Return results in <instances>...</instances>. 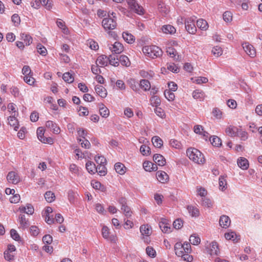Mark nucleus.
I'll return each instance as SVG.
<instances>
[{"instance_id": "1", "label": "nucleus", "mask_w": 262, "mask_h": 262, "mask_svg": "<svg viewBox=\"0 0 262 262\" xmlns=\"http://www.w3.org/2000/svg\"><path fill=\"white\" fill-rule=\"evenodd\" d=\"M175 253L178 256L181 257L184 260L191 262L193 257L189 255L191 252V246L189 243L177 242L174 245Z\"/></svg>"}, {"instance_id": "2", "label": "nucleus", "mask_w": 262, "mask_h": 262, "mask_svg": "<svg viewBox=\"0 0 262 262\" xmlns=\"http://www.w3.org/2000/svg\"><path fill=\"white\" fill-rule=\"evenodd\" d=\"M186 154L191 160L197 164H203L205 161L203 155L196 148H188L187 150Z\"/></svg>"}, {"instance_id": "3", "label": "nucleus", "mask_w": 262, "mask_h": 262, "mask_svg": "<svg viewBox=\"0 0 262 262\" xmlns=\"http://www.w3.org/2000/svg\"><path fill=\"white\" fill-rule=\"evenodd\" d=\"M143 53L147 56L152 58L160 56L162 51L160 48L156 46H146L142 49Z\"/></svg>"}, {"instance_id": "4", "label": "nucleus", "mask_w": 262, "mask_h": 262, "mask_svg": "<svg viewBox=\"0 0 262 262\" xmlns=\"http://www.w3.org/2000/svg\"><path fill=\"white\" fill-rule=\"evenodd\" d=\"M102 25L106 31L113 30L116 28L117 26L116 21L111 17L104 18L102 21Z\"/></svg>"}, {"instance_id": "5", "label": "nucleus", "mask_w": 262, "mask_h": 262, "mask_svg": "<svg viewBox=\"0 0 262 262\" xmlns=\"http://www.w3.org/2000/svg\"><path fill=\"white\" fill-rule=\"evenodd\" d=\"M195 19L194 16H192L185 20V28L190 34H194L196 31L194 24Z\"/></svg>"}, {"instance_id": "6", "label": "nucleus", "mask_w": 262, "mask_h": 262, "mask_svg": "<svg viewBox=\"0 0 262 262\" xmlns=\"http://www.w3.org/2000/svg\"><path fill=\"white\" fill-rule=\"evenodd\" d=\"M127 2L130 9L135 12L139 15L143 14L144 10L143 8L141 6H139L135 0H127Z\"/></svg>"}, {"instance_id": "7", "label": "nucleus", "mask_w": 262, "mask_h": 262, "mask_svg": "<svg viewBox=\"0 0 262 262\" xmlns=\"http://www.w3.org/2000/svg\"><path fill=\"white\" fill-rule=\"evenodd\" d=\"M159 227L164 233H170L171 230L170 224L169 221L165 218H162L159 223Z\"/></svg>"}, {"instance_id": "8", "label": "nucleus", "mask_w": 262, "mask_h": 262, "mask_svg": "<svg viewBox=\"0 0 262 262\" xmlns=\"http://www.w3.org/2000/svg\"><path fill=\"white\" fill-rule=\"evenodd\" d=\"M208 252L211 255H217L220 253V250L217 243L213 241L206 246Z\"/></svg>"}, {"instance_id": "9", "label": "nucleus", "mask_w": 262, "mask_h": 262, "mask_svg": "<svg viewBox=\"0 0 262 262\" xmlns=\"http://www.w3.org/2000/svg\"><path fill=\"white\" fill-rule=\"evenodd\" d=\"M108 48L114 54H120L123 51V46L119 42L116 41L113 44H109Z\"/></svg>"}, {"instance_id": "10", "label": "nucleus", "mask_w": 262, "mask_h": 262, "mask_svg": "<svg viewBox=\"0 0 262 262\" xmlns=\"http://www.w3.org/2000/svg\"><path fill=\"white\" fill-rule=\"evenodd\" d=\"M243 49L245 52L251 57H254L256 56V50L254 47L248 42H245L242 45Z\"/></svg>"}, {"instance_id": "11", "label": "nucleus", "mask_w": 262, "mask_h": 262, "mask_svg": "<svg viewBox=\"0 0 262 262\" xmlns=\"http://www.w3.org/2000/svg\"><path fill=\"white\" fill-rule=\"evenodd\" d=\"M7 179L9 183L16 184L20 181V178L18 174L14 171H10L7 176Z\"/></svg>"}, {"instance_id": "12", "label": "nucleus", "mask_w": 262, "mask_h": 262, "mask_svg": "<svg viewBox=\"0 0 262 262\" xmlns=\"http://www.w3.org/2000/svg\"><path fill=\"white\" fill-rule=\"evenodd\" d=\"M238 132L239 128L232 125L228 126L225 129L226 134L230 137H236L238 136Z\"/></svg>"}, {"instance_id": "13", "label": "nucleus", "mask_w": 262, "mask_h": 262, "mask_svg": "<svg viewBox=\"0 0 262 262\" xmlns=\"http://www.w3.org/2000/svg\"><path fill=\"white\" fill-rule=\"evenodd\" d=\"M231 221L229 216L223 215L220 217L219 224L221 227L224 228H228L230 225Z\"/></svg>"}, {"instance_id": "14", "label": "nucleus", "mask_w": 262, "mask_h": 262, "mask_svg": "<svg viewBox=\"0 0 262 262\" xmlns=\"http://www.w3.org/2000/svg\"><path fill=\"white\" fill-rule=\"evenodd\" d=\"M46 126L47 128L50 129L54 134H58L60 133V128L52 121L49 120L47 121Z\"/></svg>"}, {"instance_id": "15", "label": "nucleus", "mask_w": 262, "mask_h": 262, "mask_svg": "<svg viewBox=\"0 0 262 262\" xmlns=\"http://www.w3.org/2000/svg\"><path fill=\"white\" fill-rule=\"evenodd\" d=\"M120 203L122 204V206L121 209L123 212L124 215L127 217H129L131 216L132 212L130 210L129 207L126 205L125 200L124 199H122L120 201Z\"/></svg>"}, {"instance_id": "16", "label": "nucleus", "mask_w": 262, "mask_h": 262, "mask_svg": "<svg viewBox=\"0 0 262 262\" xmlns=\"http://www.w3.org/2000/svg\"><path fill=\"white\" fill-rule=\"evenodd\" d=\"M157 180L161 183L166 182L169 179L168 175L163 171H158L156 173Z\"/></svg>"}, {"instance_id": "17", "label": "nucleus", "mask_w": 262, "mask_h": 262, "mask_svg": "<svg viewBox=\"0 0 262 262\" xmlns=\"http://www.w3.org/2000/svg\"><path fill=\"white\" fill-rule=\"evenodd\" d=\"M108 63V57L105 55L99 56L96 61V64L100 67H104L107 65Z\"/></svg>"}, {"instance_id": "18", "label": "nucleus", "mask_w": 262, "mask_h": 262, "mask_svg": "<svg viewBox=\"0 0 262 262\" xmlns=\"http://www.w3.org/2000/svg\"><path fill=\"white\" fill-rule=\"evenodd\" d=\"M154 162L159 166H164L166 164V159L160 154H155L153 156Z\"/></svg>"}, {"instance_id": "19", "label": "nucleus", "mask_w": 262, "mask_h": 262, "mask_svg": "<svg viewBox=\"0 0 262 262\" xmlns=\"http://www.w3.org/2000/svg\"><path fill=\"white\" fill-rule=\"evenodd\" d=\"M143 166L144 169L147 171H156L158 169L157 164L149 161H145L143 163Z\"/></svg>"}, {"instance_id": "20", "label": "nucleus", "mask_w": 262, "mask_h": 262, "mask_svg": "<svg viewBox=\"0 0 262 262\" xmlns=\"http://www.w3.org/2000/svg\"><path fill=\"white\" fill-rule=\"evenodd\" d=\"M225 237L227 240H232L234 243H237L239 239V236L235 232L230 231L225 234Z\"/></svg>"}, {"instance_id": "21", "label": "nucleus", "mask_w": 262, "mask_h": 262, "mask_svg": "<svg viewBox=\"0 0 262 262\" xmlns=\"http://www.w3.org/2000/svg\"><path fill=\"white\" fill-rule=\"evenodd\" d=\"M19 211L22 213L31 215L34 213V208L31 204H27L26 206H21L19 208Z\"/></svg>"}, {"instance_id": "22", "label": "nucleus", "mask_w": 262, "mask_h": 262, "mask_svg": "<svg viewBox=\"0 0 262 262\" xmlns=\"http://www.w3.org/2000/svg\"><path fill=\"white\" fill-rule=\"evenodd\" d=\"M96 93L102 98H105L107 96L106 89L102 85H97L95 88Z\"/></svg>"}, {"instance_id": "23", "label": "nucleus", "mask_w": 262, "mask_h": 262, "mask_svg": "<svg viewBox=\"0 0 262 262\" xmlns=\"http://www.w3.org/2000/svg\"><path fill=\"white\" fill-rule=\"evenodd\" d=\"M238 166L243 170H246L249 167L248 161L245 158H240L237 161Z\"/></svg>"}, {"instance_id": "24", "label": "nucleus", "mask_w": 262, "mask_h": 262, "mask_svg": "<svg viewBox=\"0 0 262 262\" xmlns=\"http://www.w3.org/2000/svg\"><path fill=\"white\" fill-rule=\"evenodd\" d=\"M140 230L143 235L148 236L151 234V228L147 224L141 226Z\"/></svg>"}, {"instance_id": "25", "label": "nucleus", "mask_w": 262, "mask_h": 262, "mask_svg": "<svg viewBox=\"0 0 262 262\" xmlns=\"http://www.w3.org/2000/svg\"><path fill=\"white\" fill-rule=\"evenodd\" d=\"M88 171L91 174H94L97 171V167L95 164L91 161H88L85 164Z\"/></svg>"}, {"instance_id": "26", "label": "nucleus", "mask_w": 262, "mask_h": 262, "mask_svg": "<svg viewBox=\"0 0 262 262\" xmlns=\"http://www.w3.org/2000/svg\"><path fill=\"white\" fill-rule=\"evenodd\" d=\"M99 112L100 115L104 118H106L108 116L110 111L108 109L104 106L102 103L99 104Z\"/></svg>"}, {"instance_id": "27", "label": "nucleus", "mask_w": 262, "mask_h": 262, "mask_svg": "<svg viewBox=\"0 0 262 262\" xmlns=\"http://www.w3.org/2000/svg\"><path fill=\"white\" fill-rule=\"evenodd\" d=\"M18 222L20 227L23 229L27 228L29 226V221L26 219L25 215L24 214L20 215L18 219Z\"/></svg>"}, {"instance_id": "28", "label": "nucleus", "mask_w": 262, "mask_h": 262, "mask_svg": "<svg viewBox=\"0 0 262 262\" xmlns=\"http://www.w3.org/2000/svg\"><path fill=\"white\" fill-rule=\"evenodd\" d=\"M122 37L126 42L130 44L134 43L135 40V37L132 34L128 32H124L122 33Z\"/></svg>"}, {"instance_id": "29", "label": "nucleus", "mask_w": 262, "mask_h": 262, "mask_svg": "<svg viewBox=\"0 0 262 262\" xmlns=\"http://www.w3.org/2000/svg\"><path fill=\"white\" fill-rule=\"evenodd\" d=\"M205 96V93L202 90H196L192 93V97L195 99H199L202 101L204 99Z\"/></svg>"}, {"instance_id": "30", "label": "nucleus", "mask_w": 262, "mask_h": 262, "mask_svg": "<svg viewBox=\"0 0 262 262\" xmlns=\"http://www.w3.org/2000/svg\"><path fill=\"white\" fill-rule=\"evenodd\" d=\"M114 167L116 171L120 174H123L126 172V167L121 163H116Z\"/></svg>"}, {"instance_id": "31", "label": "nucleus", "mask_w": 262, "mask_h": 262, "mask_svg": "<svg viewBox=\"0 0 262 262\" xmlns=\"http://www.w3.org/2000/svg\"><path fill=\"white\" fill-rule=\"evenodd\" d=\"M161 30L165 34H172L176 32V29L172 26L168 25L163 26Z\"/></svg>"}, {"instance_id": "32", "label": "nucleus", "mask_w": 262, "mask_h": 262, "mask_svg": "<svg viewBox=\"0 0 262 262\" xmlns=\"http://www.w3.org/2000/svg\"><path fill=\"white\" fill-rule=\"evenodd\" d=\"M197 27L202 30H206L208 28L207 22L203 19H199L196 21Z\"/></svg>"}, {"instance_id": "33", "label": "nucleus", "mask_w": 262, "mask_h": 262, "mask_svg": "<svg viewBox=\"0 0 262 262\" xmlns=\"http://www.w3.org/2000/svg\"><path fill=\"white\" fill-rule=\"evenodd\" d=\"M15 114H13V116H10L8 119V122L9 124L11 125L14 127V128L15 130H17L18 128V127L17 126L18 123L17 120L15 118Z\"/></svg>"}, {"instance_id": "34", "label": "nucleus", "mask_w": 262, "mask_h": 262, "mask_svg": "<svg viewBox=\"0 0 262 262\" xmlns=\"http://www.w3.org/2000/svg\"><path fill=\"white\" fill-rule=\"evenodd\" d=\"M127 84L130 88L135 92H138L139 89L138 88V83L133 78H130L127 80Z\"/></svg>"}, {"instance_id": "35", "label": "nucleus", "mask_w": 262, "mask_h": 262, "mask_svg": "<svg viewBox=\"0 0 262 262\" xmlns=\"http://www.w3.org/2000/svg\"><path fill=\"white\" fill-rule=\"evenodd\" d=\"M187 209L188 212L192 216L196 217L199 216V210L197 208L192 206H188Z\"/></svg>"}, {"instance_id": "36", "label": "nucleus", "mask_w": 262, "mask_h": 262, "mask_svg": "<svg viewBox=\"0 0 262 262\" xmlns=\"http://www.w3.org/2000/svg\"><path fill=\"white\" fill-rule=\"evenodd\" d=\"M151 141L154 146L161 148L163 145L162 140L158 136H155L152 138Z\"/></svg>"}, {"instance_id": "37", "label": "nucleus", "mask_w": 262, "mask_h": 262, "mask_svg": "<svg viewBox=\"0 0 262 262\" xmlns=\"http://www.w3.org/2000/svg\"><path fill=\"white\" fill-rule=\"evenodd\" d=\"M20 36L21 39L26 46H29L32 42V38L30 35L25 33H21Z\"/></svg>"}, {"instance_id": "38", "label": "nucleus", "mask_w": 262, "mask_h": 262, "mask_svg": "<svg viewBox=\"0 0 262 262\" xmlns=\"http://www.w3.org/2000/svg\"><path fill=\"white\" fill-rule=\"evenodd\" d=\"M140 86L145 91H148L150 88V83L149 81L146 79H142L140 81Z\"/></svg>"}, {"instance_id": "39", "label": "nucleus", "mask_w": 262, "mask_h": 262, "mask_svg": "<svg viewBox=\"0 0 262 262\" xmlns=\"http://www.w3.org/2000/svg\"><path fill=\"white\" fill-rule=\"evenodd\" d=\"M119 62L122 66L129 67L130 65V62L128 58L125 55H121L119 57Z\"/></svg>"}, {"instance_id": "40", "label": "nucleus", "mask_w": 262, "mask_h": 262, "mask_svg": "<svg viewBox=\"0 0 262 262\" xmlns=\"http://www.w3.org/2000/svg\"><path fill=\"white\" fill-rule=\"evenodd\" d=\"M210 141L212 145L219 147L222 144L221 140L217 136H213L210 138Z\"/></svg>"}, {"instance_id": "41", "label": "nucleus", "mask_w": 262, "mask_h": 262, "mask_svg": "<svg viewBox=\"0 0 262 262\" xmlns=\"http://www.w3.org/2000/svg\"><path fill=\"white\" fill-rule=\"evenodd\" d=\"M91 185L92 187L97 190H100L102 191H104L105 188L99 182L93 180L91 182Z\"/></svg>"}, {"instance_id": "42", "label": "nucleus", "mask_w": 262, "mask_h": 262, "mask_svg": "<svg viewBox=\"0 0 262 262\" xmlns=\"http://www.w3.org/2000/svg\"><path fill=\"white\" fill-rule=\"evenodd\" d=\"M110 64L114 66L118 67L119 64V58H116L115 56L113 55H110L108 57V62Z\"/></svg>"}, {"instance_id": "43", "label": "nucleus", "mask_w": 262, "mask_h": 262, "mask_svg": "<svg viewBox=\"0 0 262 262\" xmlns=\"http://www.w3.org/2000/svg\"><path fill=\"white\" fill-rule=\"evenodd\" d=\"M63 79L67 82L71 83L74 81V78L70 72H66L63 74Z\"/></svg>"}, {"instance_id": "44", "label": "nucleus", "mask_w": 262, "mask_h": 262, "mask_svg": "<svg viewBox=\"0 0 262 262\" xmlns=\"http://www.w3.org/2000/svg\"><path fill=\"white\" fill-rule=\"evenodd\" d=\"M78 142L80 144L81 146L86 149L90 148L91 143L89 141L85 138L84 139H77Z\"/></svg>"}, {"instance_id": "45", "label": "nucleus", "mask_w": 262, "mask_h": 262, "mask_svg": "<svg viewBox=\"0 0 262 262\" xmlns=\"http://www.w3.org/2000/svg\"><path fill=\"white\" fill-rule=\"evenodd\" d=\"M150 104L152 106L158 107L161 104V100L157 96L151 97L150 99Z\"/></svg>"}, {"instance_id": "46", "label": "nucleus", "mask_w": 262, "mask_h": 262, "mask_svg": "<svg viewBox=\"0 0 262 262\" xmlns=\"http://www.w3.org/2000/svg\"><path fill=\"white\" fill-rule=\"evenodd\" d=\"M189 241L193 245H198L200 243V238L195 234L192 235L189 237Z\"/></svg>"}, {"instance_id": "47", "label": "nucleus", "mask_w": 262, "mask_h": 262, "mask_svg": "<svg viewBox=\"0 0 262 262\" xmlns=\"http://www.w3.org/2000/svg\"><path fill=\"white\" fill-rule=\"evenodd\" d=\"M97 168V172H98L100 176H104L106 174L107 170L105 167V164L98 165Z\"/></svg>"}, {"instance_id": "48", "label": "nucleus", "mask_w": 262, "mask_h": 262, "mask_svg": "<svg viewBox=\"0 0 262 262\" xmlns=\"http://www.w3.org/2000/svg\"><path fill=\"white\" fill-rule=\"evenodd\" d=\"M45 198L48 202H52L55 199V195L52 192L49 191L45 194Z\"/></svg>"}, {"instance_id": "49", "label": "nucleus", "mask_w": 262, "mask_h": 262, "mask_svg": "<svg viewBox=\"0 0 262 262\" xmlns=\"http://www.w3.org/2000/svg\"><path fill=\"white\" fill-rule=\"evenodd\" d=\"M140 150L141 153L143 156H148L150 154V149L149 147L146 145H142L141 146Z\"/></svg>"}, {"instance_id": "50", "label": "nucleus", "mask_w": 262, "mask_h": 262, "mask_svg": "<svg viewBox=\"0 0 262 262\" xmlns=\"http://www.w3.org/2000/svg\"><path fill=\"white\" fill-rule=\"evenodd\" d=\"M95 160L98 165L106 164V160L105 158L102 156H96Z\"/></svg>"}, {"instance_id": "51", "label": "nucleus", "mask_w": 262, "mask_h": 262, "mask_svg": "<svg viewBox=\"0 0 262 262\" xmlns=\"http://www.w3.org/2000/svg\"><path fill=\"white\" fill-rule=\"evenodd\" d=\"M223 18L225 21L230 22L232 20V14L230 11H226L223 14Z\"/></svg>"}, {"instance_id": "52", "label": "nucleus", "mask_w": 262, "mask_h": 262, "mask_svg": "<svg viewBox=\"0 0 262 262\" xmlns=\"http://www.w3.org/2000/svg\"><path fill=\"white\" fill-rule=\"evenodd\" d=\"M212 53L214 56L216 57H219L221 56L223 53V51L222 48L219 46H215L212 49Z\"/></svg>"}, {"instance_id": "53", "label": "nucleus", "mask_w": 262, "mask_h": 262, "mask_svg": "<svg viewBox=\"0 0 262 262\" xmlns=\"http://www.w3.org/2000/svg\"><path fill=\"white\" fill-rule=\"evenodd\" d=\"M165 98L169 101H172L175 98V96L172 91L170 90H165L164 92Z\"/></svg>"}, {"instance_id": "54", "label": "nucleus", "mask_w": 262, "mask_h": 262, "mask_svg": "<svg viewBox=\"0 0 262 262\" xmlns=\"http://www.w3.org/2000/svg\"><path fill=\"white\" fill-rule=\"evenodd\" d=\"M167 53L170 57L175 59H178V58H176V55L177 54V51L173 48L169 47L167 50ZM178 57H179V56H178Z\"/></svg>"}, {"instance_id": "55", "label": "nucleus", "mask_w": 262, "mask_h": 262, "mask_svg": "<svg viewBox=\"0 0 262 262\" xmlns=\"http://www.w3.org/2000/svg\"><path fill=\"white\" fill-rule=\"evenodd\" d=\"M37 52L42 56H46L47 53V50L46 48L43 46L41 44H38L37 46Z\"/></svg>"}, {"instance_id": "56", "label": "nucleus", "mask_w": 262, "mask_h": 262, "mask_svg": "<svg viewBox=\"0 0 262 262\" xmlns=\"http://www.w3.org/2000/svg\"><path fill=\"white\" fill-rule=\"evenodd\" d=\"M24 81L28 84L32 85L35 82V79L32 77V75H26L24 77Z\"/></svg>"}, {"instance_id": "57", "label": "nucleus", "mask_w": 262, "mask_h": 262, "mask_svg": "<svg viewBox=\"0 0 262 262\" xmlns=\"http://www.w3.org/2000/svg\"><path fill=\"white\" fill-rule=\"evenodd\" d=\"M202 205L207 207V208H210L212 206V203L211 201V200L208 198H202Z\"/></svg>"}, {"instance_id": "58", "label": "nucleus", "mask_w": 262, "mask_h": 262, "mask_svg": "<svg viewBox=\"0 0 262 262\" xmlns=\"http://www.w3.org/2000/svg\"><path fill=\"white\" fill-rule=\"evenodd\" d=\"M167 69L173 73H177L179 72V69L177 66L173 63H169L167 65Z\"/></svg>"}, {"instance_id": "59", "label": "nucleus", "mask_w": 262, "mask_h": 262, "mask_svg": "<svg viewBox=\"0 0 262 262\" xmlns=\"http://www.w3.org/2000/svg\"><path fill=\"white\" fill-rule=\"evenodd\" d=\"M147 254L151 257H155L156 255V252L151 247H147L146 249Z\"/></svg>"}, {"instance_id": "60", "label": "nucleus", "mask_w": 262, "mask_h": 262, "mask_svg": "<svg viewBox=\"0 0 262 262\" xmlns=\"http://www.w3.org/2000/svg\"><path fill=\"white\" fill-rule=\"evenodd\" d=\"M183 223L182 220L178 219L173 222V226L175 229H179L183 226Z\"/></svg>"}, {"instance_id": "61", "label": "nucleus", "mask_w": 262, "mask_h": 262, "mask_svg": "<svg viewBox=\"0 0 262 262\" xmlns=\"http://www.w3.org/2000/svg\"><path fill=\"white\" fill-rule=\"evenodd\" d=\"M212 114L213 116L218 119H221L222 117V112L220 109L217 108H215L213 109Z\"/></svg>"}, {"instance_id": "62", "label": "nucleus", "mask_w": 262, "mask_h": 262, "mask_svg": "<svg viewBox=\"0 0 262 262\" xmlns=\"http://www.w3.org/2000/svg\"><path fill=\"white\" fill-rule=\"evenodd\" d=\"M10 234L11 237L16 241H19L20 239L19 235L18 234L17 231L14 229H11L10 230Z\"/></svg>"}, {"instance_id": "63", "label": "nucleus", "mask_w": 262, "mask_h": 262, "mask_svg": "<svg viewBox=\"0 0 262 262\" xmlns=\"http://www.w3.org/2000/svg\"><path fill=\"white\" fill-rule=\"evenodd\" d=\"M158 9L160 12L164 14H167L169 11L168 9L163 3L159 4Z\"/></svg>"}, {"instance_id": "64", "label": "nucleus", "mask_w": 262, "mask_h": 262, "mask_svg": "<svg viewBox=\"0 0 262 262\" xmlns=\"http://www.w3.org/2000/svg\"><path fill=\"white\" fill-rule=\"evenodd\" d=\"M11 19L15 26H18L20 22V17L17 14H13L11 17Z\"/></svg>"}]
</instances>
